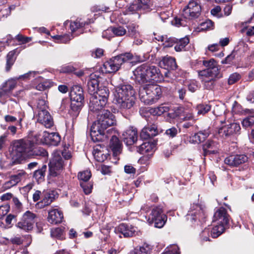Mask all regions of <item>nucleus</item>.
Segmentation results:
<instances>
[{"mask_svg":"<svg viewBox=\"0 0 254 254\" xmlns=\"http://www.w3.org/2000/svg\"><path fill=\"white\" fill-rule=\"evenodd\" d=\"M241 78V75L240 74L235 72L231 74L228 79V83L229 85H232L236 82H238Z\"/></svg>","mask_w":254,"mask_h":254,"instance_id":"55","label":"nucleus"},{"mask_svg":"<svg viewBox=\"0 0 254 254\" xmlns=\"http://www.w3.org/2000/svg\"><path fill=\"white\" fill-rule=\"evenodd\" d=\"M155 39L158 41L162 42L163 46L167 48L172 47L177 41V38L168 37L167 35H158Z\"/></svg>","mask_w":254,"mask_h":254,"instance_id":"33","label":"nucleus"},{"mask_svg":"<svg viewBox=\"0 0 254 254\" xmlns=\"http://www.w3.org/2000/svg\"><path fill=\"white\" fill-rule=\"evenodd\" d=\"M64 218L63 212L58 209H53L49 211L48 221L49 223L57 224L62 222Z\"/></svg>","mask_w":254,"mask_h":254,"instance_id":"25","label":"nucleus"},{"mask_svg":"<svg viewBox=\"0 0 254 254\" xmlns=\"http://www.w3.org/2000/svg\"><path fill=\"white\" fill-rule=\"evenodd\" d=\"M91 176V172L88 170L81 172L79 173L78 175V178L80 182H88L87 181L90 178Z\"/></svg>","mask_w":254,"mask_h":254,"instance_id":"52","label":"nucleus"},{"mask_svg":"<svg viewBox=\"0 0 254 254\" xmlns=\"http://www.w3.org/2000/svg\"><path fill=\"white\" fill-rule=\"evenodd\" d=\"M211 107L210 105L203 104H199L196 107L198 115H203L209 111Z\"/></svg>","mask_w":254,"mask_h":254,"instance_id":"48","label":"nucleus"},{"mask_svg":"<svg viewBox=\"0 0 254 254\" xmlns=\"http://www.w3.org/2000/svg\"><path fill=\"white\" fill-rule=\"evenodd\" d=\"M133 72L135 80L139 83L151 80L160 81L163 78L159 68L148 64H144L138 66Z\"/></svg>","mask_w":254,"mask_h":254,"instance_id":"3","label":"nucleus"},{"mask_svg":"<svg viewBox=\"0 0 254 254\" xmlns=\"http://www.w3.org/2000/svg\"><path fill=\"white\" fill-rule=\"evenodd\" d=\"M37 121L46 128H51L54 125L53 118L47 110L40 111L36 115Z\"/></svg>","mask_w":254,"mask_h":254,"instance_id":"16","label":"nucleus"},{"mask_svg":"<svg viewBox=\"0 0 254 254\" xmlns=\"http://www.w3.org/2000/svg\"><path fill=\"white\" fill-rule=\"evenodd\" d=\"M17 184L16 183L13 181V180L10 177V180L6 182H5L2 186V190L4 191L5 190H7L8 189H10L13 186H16Z\"/></svg>","mask_w":254,"mask_h":254,"instance_id":"62","label":"nucleus"},{"mask_svg":"<svg viewBox=\"0 0 254 254\" xmlns=\"http://www.w3.org/2000/svg\"><path fill=\"white\" fill-rule=\"evenodd\" d=\"M85 25V23L80 22L79 21H75L71 22L70 24V28L72 32L75 31L77 29L82 27Z\"/></svg>","mask_w":254,"mask_h":254,"instance_id":"61","label":"nucleus"},{"mask_svg":"<svg viewBox=\"0 0 254 254\" xmlns=\"http://www.w3.org/2000/svg\"><path fill=\"white\" fill-rule=\"evenodd\" d=\"M110 147L115 156H117L121 153L122 145L121 141L116 136H112L110 139Z\"/></svg>","mask_w":254,"mask_h":254,"instance_id":"31","label":"nucleus"},{"mask_svg":"<svg viewBox=\"0 0 254 254\" xmlns=\"http://www.w3.org/2000/svg\"><path fill=\"white\" fill-rule=\"evenodd\" d=\"M92 153L94 158L98 162H103L107 157V155L104 154L98 147L94 148Z\"/></svg>","mask_w":254,"mask_h":254,"instance_id":"44","label":"nucleus"},{"mask_svg":"<svg viewBox=\"0 0 254 254\" xmlns=\"http://www.w3.org/2000/svg\"><path fill=\"white\" fill-rule=\"evenodd\" d=\"M241 127L239 124L233 123L221 127L218 131L220 136L228 137L236 134H239Z\"/></svg>","mask_w":254,"mask_h":254,"instance_id":"15","label":"nucleus"},{"mask_svg":"<svg viewBox=\"0 0 254 254\" xmlns=\"http://www.w3.org/2000/svg\"><path fill=\"white\" fill-rule=\"evenodd\" d=\"M209 134L210 131L208 130L199 131L190 137V142L192 143H200L204 141Z\"/></svg>","mask_w":254,"mask_h":254,"instance_id":"30","label":"nucleus"},{"mask_svg":"<svg viewBox=\"0 0 254 254\" xmlns=\"http://www.w3.org/2000/svg\"><path fill=\"white\" fill-rule=\"evenodd\" d=\"M51 138L49 145L57 146L61 141V136L58 133L51 132Z\"/></svg>","mask_w":254,"mask_h":254,"instance_id":"49","label":"nucleus"},{"mask_svg":"<svg viewBox=\"0 0 254 254\" xmlns=\"http://www.w3.org/2000/svg\"><path fill=\"white\" fill-rule=\"evenodd\" d=\"M148 0H134L124 12L125 14H131L140 10L151 9Z\"/></svg>","mask_w":254,"mask_h":254,"instance_id":"14","label":"nucleus"},{"mask_svg":"<svg viewBox=\"0 0 254 254\" xmlns=\"http://www.w3.org/2000/svg\"><path fill=\"white\" fill-rule=\"evenodd\" d=\"M37 113L40 111L47 110L48 106L46 101L43 99H39L36 103Z\"/></svg>","mask_w":254,"mask_h":254,"instance_id":"56","label":"nucleus"},{"mask_svg":"<svg viewBox=\"0 0 254 254\" xmlns=\"http://www.w3.org/2000/svg\"><path fill=\"white\" fill-rule=\"evenodd\" d=\"M189 43V39L187 37L180 39H177V41L175 43V50L177 52L182 51Z\"/></svg>","mask_w":254,"mask_h":254,"instance_id":"42","label":"nucleus"},{"mask_svg":"<svg viewBox=\"0 0 254 254\" xmlns=\"http://www.w3.org/2000/svg\"><path fill=\"white\" fill-rule=\"evenodd\" d=\"M150 251V246L147 244H144L141 247L135 248L130 252L129 254H148Z\"/></svg>","mask_w":254,"mask_h":254,"instance_id":"41","label":"nucleus"},{"mask_svg":"<svg viewBox=\"0 0 254 254\" xmlns=\"http://www.w3.org/2000/svg\"><path fill=\"white\" fill-rule=\"evenodd\" d=\"M51 133L46 131H44L42 134L37 133L34 135L35 143L36 144H49L51 138Z\"/></svg>","mask_w":254,"mask_h":254,"instance_id":"32","label":"nucleus"},{"mask_svg":"<svg viewBox=\"0 0 254 254\" xmlns=\"http://www.w3.org/2000/svg\"><path fill=\"white\" fill-rule=\"evenodd\" d=\"M109 94V89L106 87H103V88L99 87V88L97 90L96 92L93 94V95L101 99H104L107 102Z\"/></svg>","mask_w":254,"mask_h":254,"instance_id":"37","label":"nucleus"},{"mask_svg":"<svg viewBox=\"0 0 254 254\" xmlns=\"http://www.w3.org/2000/svg\"><path fill=\"white\" fill-rule=\"evenodd\" d=\"M99 77L95 74H91L87 82V90L89 93L92 95L99 88Z\"/></svg>","mask_w":254,"mask_h":254,"instance_id":"27","label":"nucleus"},{"mask_svg":"<svg viewBox=\"0 0 254 254\" xmlns=\"http://www.w3.org/2000/svg\"><path fill=\"white\" fill-rule=\"evenodd\" d=\"M70 97L71 109L76 115L83 106L84 97L82 88L78 85L73 86L70 92Z\"/></svg>","mask_w":254,"mask_h":254,"instance_id":"8","label":"nucleus"},{"mask_svg":"<svg viewBox=\"0 0 254 254\" xmlns=\"http://www.w3.org/2000/svg\"><path fill=\"white\" fill-rule=\"evenodd\" d=\"M46 170L47 166L46 165H43L40 169L34 172L33 177L38 183H41L45 180Z\"/></svg>","mask_w":254,"mask_h":254,"instance_id":"35","label":"nucleus"},{"mask_svg":"<svg viewBox=\"0 0 254 254\" xmlns=\"http://www.w3.org/2000/svg\"><path fill=\"white\" fill-rule=\"evenodd\" d=\"M123 136L127 145H132L137 141V130L136 128L130 127L123 133Z\"/></svg>","mask_w":254,"mask_h":254,"instance_id":"22","label":"nucleus"},{"mask_svg":"<svg viewBox=\"0 0 254 254\" xmlns=\"http://www.w3.org/2000/svg\"><path fill=\"white\" fill-rule=\"evenodd\" d=\"M225 225L218 224L214 226L211 231V235L212 238H216L219 236L225 229Z\"/></svg>","mask_w":254,"mask_h":254,"instance_id":"43","label":"nucleus"},{"mask_svg":"<svg viewBox=\"0 0 254 254\" xmlns=\"http://www.w3.org/2000/svg\"><path fill=\"white\" fill-rule=\"evenodd\" d=\"M202 62L206 69L198 71V77L204 87L207 89H210L213 87L214 79L219 74L217 63L213 59L208 61L204 60Z\"/></svg>","mask_w":254,"mask_h":254,"instance_id":"4","label":"nucleus"},{"mask_svg":"<svg viewBox=\"0 0 254 254\" xmlns=\"http://www.w3.org/2000/svg\"><path fill=\"white\" fill-rule=\"evenodd\" d=\"M158 133L157 126L153 124L144 127L140 132V136L143 139H148L156 136Z\"/></svg>","mask_w":254,"mask_h":254,"instance_id":"24","label":"nucleus"},{"mask_svg":"<svg viewBox=\"0 0 254 254\" xmlns=\"http://www.w3.org/2000/svg\"><path fill=\"white\" fill-rule=\"evenodd\" d=\"M180 120L182 122L193 121L195 122L196 119L190 110L187 109H185L180 116Z\"/></svg>","mask_w":254,"mask_h":254,"instance_id":"38","label":"nucleus"},{"mask_svg":"<svg viewBox=\"0 0 254 254\" xmlns=\"http://www.w3.org/2000/svg\"><path fill=\"white\" fill-rule=\"evenodd\" d=\"M201 10V8L199 3L196 0H191L184 8L182 16L185 19H194L200 15Z\"/></svg>","mask_w":254,"mask_h":254,"instance_id":"12","label":"nucleus"},{"mask_svg":"<svg viewBox=\"0 0 254 254\" xmlns=\"http://www.w3.org/2000/svg\"><path fill=\"white\" fill-rule=\"evenodd\" d=\"M167 216L163 213L162 209L159 207L152 208L148 216V222L150 224L154 223L155 227L161 228L166 223Z\"/></svg>","mask_w":254,"mask_h":254,"instance_id":"11","label":"nucleus"},{"mask_svg":"<svg viewBox=\"0 0 254 254\" xmlns=\"http://www.w3.org/2000/svg\"><path fill=\"white\" fill-rule=\"evenodd\" d=\"M155 150V144L150 142H145L137 148V151L140 154L148 156L152 155Z\"/></svg>","mask_w":254,"mask_h":254,"instance_id":"29","label":"nucleus"},{"mask_svg":"<svg viewBox=\"0 0 254 254\" xmlns=\"http://www.w3.org/2000/svg\"><path fill=\"white\" fill-rule=\"evenodd\" d=\"M248 157L245 154H233L226 157L224 160L226 164L233 167L246 163L248 161Z\"/></svg>","mask_w":254,"mask_h":254,"instance_id":"17","label":"nucleus"},{"mask_svg":"<svg viewBox=\"0 0 254 254\" xmlns=\"http://www.w3.org/2000/svg\"><path fill=\"white\" fill-rule=\"evenodd\" d=\"M138 25L135 23H129L127 26V34L129 36L134 37L139 34L137 30Z\"/></svg>","mask_w":254,"mask_h":254,"instance_id":"46","label":"nucleus"},{"mask_svg":"<svg viewBox=\"0 0 254 254\" xmlns=\"http://www.w3.org/2000/svg\"><path fill=\"white\" fill-rule=\"evenodd\" d=\"M159 65L161 67L168 70H175L177 67L175 59L168 56L162 58V60L159 62Z\"/></svg>","mask_w":254,"mask_h":254,"instance_id":"28","label":"nucleus"},{"mask_svg":"<svg viewBox=\"0 0 254 254\" xmlns=\"http://www.w3.org/2000/svg\"><path fill=\"white\" fill-rule=\"evenodd\" d=\"M203 154L204 156L219 153V144L213 140L208 139L202 145Z\"/></svg>","mask_w":254,"mask_h":254,"instance_id":"19","label":"nucleus"},{"mask_svg":"<svg viewBox=\"0 0 254 254\" xmlns=\"http://www.w3.org/2000/svg\"><path fill=\"white\" fill-rule=\"evenodd\" d=\"M51 235L53 238H56L60 239H63L64 237L63 231L60 228L52 229L51 231Z\"/></svg>","mask_w":254,"mask_h":254,"instance_id":"53","label":"nucleus"},{"mask_svg":"<svg viewBox=\"0 0 254 254\" xmlns=\"http://www.w3.org/2000/svg\"><path fill=\"white\" fill-rule=\"evenodd\" d=\"M229 215L224 207L218 209L214 213L213 222H217L218 224L226 226L229 223Z\"/></svg>","mask_w":254,"mask_h":254,"instance_id":"21","label":"nucleus"},{"mask_svg":"<svg viewBox=\"0 0 254 254\" xmlns=\"http://www.w3.org/2000/svg\"><path fill=\"white\" fill-rule=\"evenodd\" d=\"M15 38L17 41L20 42L21 44H26L32 40V37H26L21 34L17 35Z\"/></svg>","mask_w":254,"mask_h":254,"instance_id":"60","label":"nucleus"},{"mask_svg":"<svg viewBox=\"0 0 254 254\" xmlns=\"http://www.w3.org/2000/svg\"><path fill=\"white\" fill-rule=\"evenodd\" d=\"M135 91L129 84H121L115 88L114 102L121 112L131 109L135 102Z\"/></svg>","mask_w":254,"mask_h":254,"instance_id":"1","label":"nucleus"},{"mask_svg":"<svg viewBox=\"0 0 254 254\" xmlns=\"http://www.w3.org/2000/svg\"><path fill=\"white\" fill-rule=\"evenodd\" d=\"M242 113L248 116L242 122L243 127L247 128L254 126V110L245 109L243 110Z\"/></svg>","mask_w":254,"mask_h":254,"instance_id":"26","label":"nucleus"},{"mask_svg":"<svg viewBox=\"0 0 254 254\" xmlns=\"http://www.w3.org/2000/svg\"><path fill=\"white\" fill-rule=\"evenodd\" d=\"M133 59L134 57L130 53L121 54L105 62L101 67L102 71L105 73H115L119 69L123 64L132 63Z\"/></svg>","mask_w":254,"mask_h":254,"instance_id":"6","label":"nucleus"},{"mask_svg":"<svg viewBox=\"0 0 254 254\" xmlns=\"http://www.w3.org/2000/svg\"><path fill=\"white\" fill-rule=\"evenodd\" d=\"M116 230L120 232L125 237H132L134 235L135 230L134 228L130 227L125 224H121Z\"/></svg>","mask_w":254,"mask_h":254,"instance_id":"34","label":"nucleus"},{"mask_svg":"<svg viewBox=\"0 0 254 254\" xmlns=\"http://www.w3.org/2000/svg\"><path fill=\"white\" fill-rule=\"evenodd\" d=\"M16 216L12 214H8L5 218V222L7 226L3 225L2 228L4 229H7L11 227V223L13 220H16Z\"/></svg>","mask_w":254,"mask_h":254,"instance_id":"59","label":"nucleus"},{"mask_svg":"<svg viewBox=\"0 0 254 254\" xmlns=\"http://www.w3.org/2000/svg\"><path fill=\"white\" fill-rule=\"evenodd\" d=\"M33 144H36L34 137L32 140L27 138L15 141L13 146V155L15 160L19 161L29 158Z\"/></svg>","mask_w":254,"mask_h":254,"instance_id":"7","label":"nucleus"},{"mask_svg":"<svg viewBox=\"0 0 254 254\" xmlns=\"http://www.w3.org/2000/svg\"><path fill=\"white\" fill-rule=\"evenodd\" d=\"M80 185L83 192L86 194H88L91 192L93 185L89 182H80Z\"/></svg>","mask_w":254,"mask_h":254,"instance_id":"51","label":"nucleus"},{"mask_svg":"<svg viewBox=\"0 0 254 254\" xmlns=\"http://www.w3.org/2000/svg\"><path fill=\"white\" fill-rule=\"evenodd\" d=\"M172 24L176 26H185L186 25V21L180 17H175L172 21Z\"/></svg>","mask_w":254,"mask_h":254,"instance_id":"64","label":"nucleus"},{"mask_svg":"<svg viewBox=\"0 0 254 254\" xmlns=\"http://www.w3.org/2000/svg\"><path fill=\"white\" fill-rule=\"evenodd\" d=\"M53 38L57 40L58 42L62 43H66L71 40L70 36L67 34L64 35H56L53 36Z\"/></svg>","mask_w":254,"mask_h":254,"instance_id":"57","label":"nucleus"},{"mask_svg":"<svg viewBox=\"0 0 254 254\" xmlns=\"http://www.w3.org/2000/svg\"><path fill=\"white\" fill-rule=\"evenodd\" d=\"M57 196V193L54 190H44L43 192L42 199L37 204L40 205L41 207H44L50 205L56 199Z\"/></svg>","mask_w":254,"mask_h":254,"instance_id":"23","label":"nucleus"},{"mask_svg":"<svg viewBox=\"0 0 254 254\" xmlns=\"http://www.w3.org/2000/svg\"><path fill=\"white\" fill-rule=\"evenodd\" d=\"M148 0H134L124 12L125 14H131L140 10L151 9Z\"/></svg>","mask_w":254,"mask_h":254,"instance_id":"13","label":"nucleus"},{"mask_svg":"<svg viewBox=\"0 0 254 254\" xmlns=\"http://www.w3.org/2000/svg\"><path fill=\"white\" fill-rule=\"evenodd\" d=\"M26 172L23 170L19 171L17 174L11 175L10 177L13 181L17 184L20 182L25 177Z\"/></svg>","mask_w":254,"mask_h":254,"instance_id":"50","label":"nucleus"},{"mask_svg":"<svg viewBox=\"0 0 254 254\" xmlns=\"http://www.w3.org/2000/svg\"><path fill=\"white\" fill-rule=\"evenodd\" d=\"M30 152L29 157L35 156H46L48 154L47 152L44 148L41 147H34V144H33Z\"/></svg>","mask_w":254,"mask_h":254,"instance_id":"40","label":"nucleus"},{"mask_svg":"<svg viewBox=\"0 0 254 254\" xmlns=\"http://www.w3.org/2000/svg\"><path fill=\"white\" fill-rule=\"evenodd\" d=\"M107 102L104 99H101L93 95H91L89 105L90 110L93 112L100 113L103 110V108L105 106Z\"/></svg>","mask_w":254,"mask_h":254,"instance_id":"20","label":"nucleus"},{"mask_svg":"<svg viewBox=\"0 0 254 254\" xmlns=\"http://www.w3.org/2000/svg\"><path fill=\"white\" fill-rule=\"evenodd\" d=\"M63 161L60 151L54 152L49 164V174L51 176L56 177L61 174L63 169Z\"/></svg>","mask_w":254,"mask_h":254,"instance_id":"9","label":"nucleus"},{"mask_svg":"<svg viewBox=\"0 0 254 254\" xmlns=\"http://www.w3.org/2000/svg\"><path fill=\"white\" fill-rule=\"evenodd\" d=\"M112 32L114 35L117 36H122L125 35L127 33L126 29L122 26L117 27H110L108 28L105 32Z\"/></svg>","mask_w":254,"mask_h":254,"instance_id":"47","label":"nucleus"},{"mask_svg":"<svg viewBox=\"0 0 254 254\" xmlns=\"http://www.w3.org/2000/svg\"><path fill=\"white\" fill-rule=\"evenodd\" d=\"M15 52L13 51L9 52L6 56V63L5 69L7 71H9L11 66L14 64L15 58L14 57Z\"/></svg>","mask_w":254,"mask_h":254,"instance_id":"45","label":"nucleus"},{"mask_svg":"<svg viewBox=\"0 0 254 254\" xmlns=\"http://www.w3.org/2000/svg\"><path fill=\"white\" fill-rule=\"evenodd\" d=\"M16 78L11 79L6 81L3 85L11 92L16 86Z\"/></svg>","mask_w":254,"mask_h":254,"instance_id":"58","label":"nucleus"},{"mask_svg":"<svg viewBox=\"0 0 254 254\" xmlns=\"http://www.w3.org/2000/svg\"><path fill=\"white\" fill-rule=\"evenodd\" d=\"M36 74V71H29L23 75L19 76L16 78L17 80L21 79L23 80H27L30 79L31 77H34Z\"/></svg>","mask_w":254,"mask_h":254,"instance_id":"63","label":"nucleus"},{"mask_svg":"<svg viewBox=\"0 0 254 254\" xmlns=\"http://www.w3.org/2000/svg\"><path fill=\"white\" fill-rule=\"evenodd\" d=\"M170 108L168 106L164 105H161L156 108H152L149 110L150 114L153 116H160L165 112L169 111Z\"/></svg>","mask_w":254,"mask_h":254,"instance_id":"36","label":"nucleus"},{"mask_svg":"<svg viewBox=\"0 0 254 254\" xmlns=\"http://www.w3.org/2000/svg\"><path fill=\"white\" fill-rule=\"evenodd\" d=\"M204 212L202 207L198 204L191 205L186 216L187 219L192 222L200 217H203Z\"/></svg>","mask_w":254,"mask_h":254,"instance_id":"18","label":"nucleus"},{"mask_svg":"<svg viewBox=\"0 0 254 254\" xmlns=\"http://www.w3.org/2000/svg\"><path fill=\"white\" fill-rule=\"evenodd\" d=\"M162 96L161 87L156 84H149L142 86L139 90L140 101L146 105L157 102Z\"/></svg>","mask_w":254,"mask_h":254,"instance_id":"5","label":"nucleus"},{"mask_svg":"<svg viewBox=\"0 0 254 254\" xmlns=\"http://www.w3.org/2000/svg\"><path fill=\"white\" fill-rule=\"evenodd\" d=\"M36 80L38 83L36 85L35 88L39 91L45 90L51 86V83L49 81L44 80L40 77L36 79Z\"/></svg>","mask_w":254,"mask_h":254,"instance_id":"39","label":"nucleus"},{"mask_svg":"<svg viewBox=\"0 0 254 254\" xmlns=\"http://www.w3.org/2000/svg\"><path fill=\"white\" fill-rule=\"evenodd\" d=\"M36 218L35 213L28 210L23 214L21 221L16 224V226L25 232H30L33 228Z\"/></svg>","mask_w":254,"mask_h":254,"instance_id":"10","label":"nucleus"},{"mask_svg":"<svg viewBox=\"0 0 254 254\" xmlns=\"http://www.w3.org/2000/svg\"><path fill=\"white\" fill-rule=\"evenodd\" d=\"M162 254H180L179 247L176 245H171L165 249Z\"/></svg>","mask_w":254,"mask_h":254,"instance_id":"54","label":"nucleus"},{"mask_svg":"<svg viewBox=\"0 0 254 254\" xmlns=\"http://www.w3.org/2000/svg\"><path fill=\"white\" fill-rule=\"evenodd\" d=\"M97 121L92 125L90 135L94 142L103 139L105 130L115 124L114 115L109 111L103 110L97 115Z\"/></svg>","mask_w":254,"mask_h":254,"instance_id":"2","label":"nucleus"}]
</instances>
